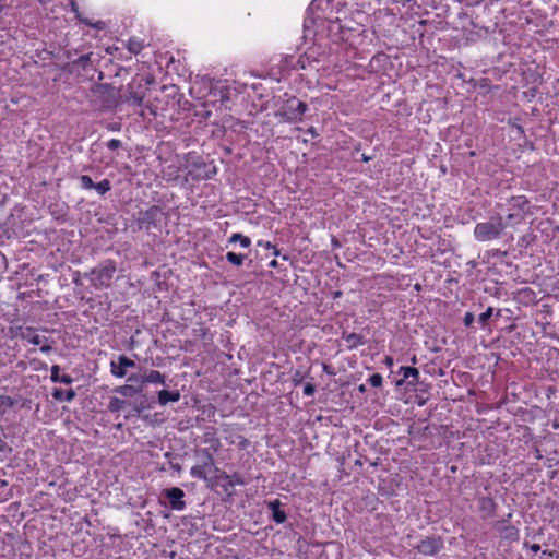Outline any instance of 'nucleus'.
Here are the masks:
<instances>
[{"label": "nucleus", "instance_id": "nucleus-3", "mask_svg": "<svg viewBox=\"0 0 559 559\" xmlns=\"http://www.w3.org/2000/svg\"><path fill=\"white\" fill-rule=\"evenodd\" d=\"M506 226L502 223V217L497 216L496 222H484L476 224L474 228V236L478 241H489L501 237Z\"/></svg>", "mask_w": 559, "mask_h": 559}, {"label": "nucleus", "instance_id": "nucleus-49", "mask_svg": "<svg viewBox=\"0 0 559 559\" xmlns=\"http://www.w3.org/2000/svg\"><path fill=\"white\" fill-rule=\"evenodd\" d=\"M530 549L533 551V552H538L540 550V546L538 544H532L530 546Z\"/></svg>", "mask_w": 559, "mask_h": 559}, {"label": "nucleus", "instance_id": "nucleus-6", "mask_svg": "<svg viewBox=\"0 0 559 559\" xmlns=\"http://www.w3.org/2000/svg\"><path fill=\"white\" fill-rule=\"evenodd\" d=\"M511 513L507 515V519H503L496 523L495 527L498 531L500 537L508 542H516L520 537V531L514 525L510 524Z\"/></svg>", "mask_w": 559, "mask_h": 559}, {"label": "nucleus", "instance_id": "nucleus-12", "mask_svg": "<svg viewBox=\"0 0 559 559\" xmlns=\"http://www.w3.org/2000/svg\"><path fill=\"white\" fill-rule=\"evenodd\" d=\"M478 510L480 512V515L484 520L489 519L495 515L496 513V502L490 497H480L478 499Z\"/></svg>", "mask_w": 559, "mask_h": 559}, {"label": "nucleus", "instance_id": "nucleus-56", "mask_svg": "<svg viewBox=\"0 0 559 559\" xmlns=\"http://www.w3.org/2000/svg\"><path fill=\"white\" fill-rule=\"evenodd\" d=\"M248 443H249V442H248V440H247V439H243V440L239 443V445L243 449V448H246V447L248 445Z\"/></svg>", "mask_w": 559, "mask_h": 559}, {"label": "nucleus", "instance_id": "nucleus-33", "mask_svg": "<svg viewBox=\"0 0 559 559\" xmlns=\"http://www.w3.org/2000/svg\"><path fill=\"white\" fill-rule=\"evenodd\" d=\"M128 382H130V384L141 385L143 388V374L132 373L131 376H129Z\"/></svg>", "mask_w": 559, "mask_h": 559}, {"label": "nucleus", "instance_id": "nucleus-63", "mask_svg": "<svg viewBox=\"0 0 559 559\" xmlns=\"http://www.w3.org/2000/svg\"><path fill=\"white\" fill-rule=\"evenodd\" d=\"M283 260H288V255H283Z\"/></svg>", "mask_w": 559, "mask_h": 559}, {"label": "nucleus", "instance_id": "nucleus-5", "mask_svg": "<svg viewBox=\"0 0 559 559\" xmlns=\"http://www.w3.org/2000/svg\"><path fill=\"white\" fill-rule=\"evenodd\" d=\"M162 496L167 499L170 509L182 511L186 508L185 491L179 487L166 488Z\"/></svg>", "mask_w": 559, "mask_h": 559}, {"label": "nucleus", "instance_id": "nucleus-43", "mask_svg": "<svg viewBox=\"0 0 559 559\" xmlns=\"http://www.w3.org/2000/svg\"><path fill=\"white\" fill-rule=\"evenodd\" d=\"M507 219L511 221V222H514V223H521L523 221V216H521L519 214L510 213L507 216Z\"/></svg>", "mask_w": 559, "mask_h": 559}, {"label": "nucleus", "instance_id": "nucleus-62", "mask_svg": "<svg viewBox=\"0 0 559 559\" xmlns=\"http://www.w3.org/2000/svg\"><path fill=\"white\" fill-rule=\"evenodd\" d=\"M210 408H211L212 413L214 414L215 413V407L210 405Z\"/></svg>", "mask_w": 559, "mask_h": 559}, {"label": "nucleus", "instance_id": "nucleus-45", "mask_svg": "<svg viewBox=\"0 0 559 559\" xmlns=\"http://www.w3.org/2000/svg\"><path fill=\"white\" fill-rule=\"evenodd\" d=\"M170 467H171L174 471L178 472V473H180V472H181V469H182V467H181V465H180L179 463H173V462H170Z\"/></svg>", "mask_w": 559, "mask_h": 559}, {"label": "nucleus", "instance_id": "nucleus-35", "mask_svg": "<svg viewBox=\"0 0 559 559\" xmlns=\"http://www.w3.org/2000/svg\"><path fill=\"white\" fill-rule=\"evenodd\" d=\"M258 246L264 247L265 249H273V254L275 257L281 255L280 250L275 246H273L270 241L260 240V241H258Z\"/></svg>", "mask_w": 559, "mask_h": 559}, {"label": "nucleus", "instance_id": "nucleus-26", "mask_svg": "<svg viewBox=\"0 0 559 559\" xmlns=\"http://www.w3.org/2000/svg\"><path fill=\"white\" fill-rule=\"evenodd\" d=\"M94 189L102 195L111 190V183L108 179H104L98 183H95Z\"/></svg>", "mask_w": 559, "mask_h": 559}, {"label": "nucleus", "instance_id": "nucleus-1", "mask_svg": "<svg viewBox=\"0 0 559 559\" xmlns=\"http://www.w3.org/2000/svg\"><path fill=\"white\" fill-rule=\"evenodd\" d=\"M116 271V262L112 260H105L97 266L93 267L86 276L90 277L92 285L98 289L110 286V282Z\"/></svg>", "mask_w": 559, "mask_h": 559}, {"label": "nucleus", "instance_id": "nucleus-28", "mask_svg": "<svg viewBox=\"0 0 559 559\" xmlns=\"http://www.w3.org/2000/svg\"><path fill=\"white\" fill-rule=\"evenodd\" d=\"M15 405V400L9 395H0V409L3 408L2 413L5 412V408H11Z\"/></svg>", "mask_w": 559, "mask_h": 559}, {"label": "nucleus", "instance_id": "nucleus-41", "mask_svg": "<svg viewBox=\"0 0 559 559\" xmlns=\"http://www.w3.org/2000/svg\"><path fill=\"white\" fill-rule=\"evenodd\" d=\"M316 393V386L312 383H306L304 386V394L307 396H312Z\"/></svg>", "mask_w": 559, "mask_h": 559}, {"label": "nucleus", "instance_id": "nucleus-34", "mask_svg": "<svg viewBox=\"0 0 559 559\" xmlns=\"http://www.w3.org/2000/svg\"><path fill=\"white\" fill-rule=\"evenodd\" d=\"M3 427L0 425V452H11L12 448L8 445V443L3 440Z\"/></svg>", "mask_w": 559, "mask_h": 559}, {"label": "nucleus", "instance_id": "nucleus-29", "mask_svg": "<svg viewBox=\"0 0 559 559\" xmlns=\"http://www.w3.org/2000/svg\"><path fill=\"white\" fill-rule=\"evenodd\" d=\"M79 180L81 182V187L83 189H94L95 182L92 180V178L87 175H81L79 177Z\"/></svg>", "mask_w": 559, "mask_h": 559}, {"label": "nucleus", "instance_id": "nucleus-7", "mask_svg": "<svg viewBox=\"0 0 559 559\" xmlns=\"http://www.w3.org/2000/svg\"><path fill=\"white\" fill-rule=\"evenodd\" d=\"M145 98V91L143 90L142 83L132 82L128 84L124 100L135 106H141Z\"/></svg>", "mask_w": 559, "mask_h": 559}, {"label": "nucleus", "instance_id": "nucleus-42", "mask_svg": "<svg viewBox=\"0 0 559 559\" xmlns=\"http://www.w3.org/2000/svg\"><path fill=\"white\" fill-rule=\"evenodd\" d=\"M225 492H227L228 496L233 495L231 488L235 487L231 480H225V484L222 485Z\"/></svg>", "mask_w": 559, "mask_h": 559}, {"label": "nucleus", "instance_id": "nucleus-36", "mask_svg": "<svg viewBox=\"0 0 559 559\" xmlns=\"http://www.w3.org/2000/svg\"><path fill=\"white\" fill-rule=\"evenodd\" d=\"M228 480H231L235 486L236 485L243 486L247 484V481L242 478V476L239 473H234L233 475H230Z\"/></svg>", "mask_w": 559, "mask_h": 559}, {"label": "nucleus", "instance_id": "nucleus-15", "mask_svg": "<svg viewBox=\"0 0 559 559\" xmlns=\"http://www.w3.org/2000/svg\"><path fill=\"white\" fill-rule=\"evenodd\" d=\"M50 379L55 383L71 384L73 382V378L70 374L60 373V366L58 365L51 367Z\"/></svg>", "mask_w": 559, "mask_h": 559}, {"label": "nucleus", "instance_id": "nucleus-19", "mask_svg": "<svg viewBox=\"0 0 559 559\" xmlns=\"http://www.w3.org/2000/svg\"><path fill=\"white\" fill-rule=\"evenodd\" d=\"M144 383H162L165 384V376L158 370H151L143 374Z\"/></svg>", "mask_w": 559, "mask_h": 559}, {"label": "nucleus", "instance_id": "nucleus-21", "mask_svg": "<svg viewBox=\"0 0 559 559\" xmlns=\"http://www.w3.org/2000/svg\"><path fill=\"white\" fill-rule=\"evenodd\" d=\"M130 403L124 401V400H121L119 397H116V396H111L109 399V403H108V411L110 413H118L120 412L121 409L124 408L126 405H129Z\"/></svg>", "mask_w": 559, "mask_h": 559}, {"label": "nucleus", "instance_id": "nucleus-27", "mask_svg": "<svg viewBox=\"0 0 559 559\" xmlns=\"http://www.w3.org/2000/svg\"><path fill=\"white\" fill-rule=\"evenodd\" d=\"M205 471L206 469L204 467H201V465L198 464L191 467L190 474L194 478L207 480Z\"/></svg>", "mask_w": 559, "mask_h": 559}, {"label": "nucleus", "instance_id": "nucleus-2", "mask_svg": "<svg viewBox=\"0 0 559 559\" xmlns=\"http://www.w3.org/2000/svg\"><path fill=\"white\" fill-rule=\"evenodd\" d=\"M307 110V103L298 99L296 96H290L283 103L277 115L287 122L296 123L302 120V116Z\"/></svg>", "mask_w": 559, "mask_h": 559}, {"label": "nucleus", "instance_id": "nucleus-20", "mask_svg": "<svg viewBox=\"0 0 559 559\" xmlns=\"http://www.w3.org/2000/svg\"><path fill=\"white\" fill-rule=\"evenodd\" d=\"M510 203H511L512 209H516V210H520L523 212H528L526 210V206L530 204V201L524 195L511 197Z\"/></svg>", "mask_w": 559, "mask_h": 559}, {"label": "nucleus", "instance_id": "nucleus-44", "mask_svg": "<svg viewBox=\"0 0 559 559\" xmlns=\"http://www.w3.org/2000/svg\"><path fill=\"white\" fill-rule=\"evenodd\" d=\"M28 342L34 345H39L41 343V337L39 335L35 334L28 338Z\"/></svg>", "mask_w": 559, "mask_h": 559}, {"label": "nucleus", "instance_id": "nucleus-18", "mask_svg": "<svg viewBox=\"0 0 559 559\" xmlns=\"http://www.w3.org/2000/svg\"><path fill=\"white\" fill-rule=\"evenodd\" d=\"M344 338H345V342L349 349L357 348L358 346H361L366 343V340L364 338V336H361L357 333H349V334L345 335Z\"/></svg>", "mask_w": 559, "mask_h": 559}, {"label": "nucleus", "instance_id": "nucleus-52", "mask_svg": "<svg viewBox=\"0 0 559 559\" xmlns=\"http://www.w3.org/2000/svg\"><path fill=\"white\" fill-rule=\"evenodd\" d=\"M269 266H270V267L275 269V267H277V266H278V262H277L276 260H272V261L270 262Z\"/></svg>", "mask_w": 559, "mask_h": 559}, {"label": "nucleus", "instance_id": "nucleus-48", "mask_svg": "<svg viewBox=\"0 0 559 559\" xmlns=\"http://www.w3.org/2000/svg\"><path fill=\"white\" fill-rule=\"evenodd\" d=\"M40 350H41L43 353H49V352H51V350H52V347H51V345H43V346L40 347Z\"/></svg>", "mask_w": 559, "mask_h": 559}, {"label": "nucleus", "instance_id": "nucleus-9", "mask_svg": "<svg viewBox=\"0 0 559 559\" xmlns=\"http://www.w3.org/2000/svg\"><path fill=\"white\" fill-rule=\"evenodd\" d=\"M135 367V362L124 355L118 357V361L110 362V371L117 378H123L127 376V368Z\"/></svg>", "mask_w": 559, "mask_h": 559}, {"label": "nucleus", "instance_id": "nucleus-39", "mask_svg": "<svg viewBox=\"0 0 559 559\" xmlns=\"http://www.w3.org/2000/svg\"><path fill=\"white\" fill-rule=\"evenodd\" d=\"M475 317L472 312H466L463 319V323L465 326L469 328L474 323Z\"/></svg>", "mask_w": 559, "mask_h": 559}, {"label": "nucleus", "instance_id": "nucleus-53", "mask_svg": "<svg viewBox=\"0 0 559 559\" xmlns=\"http://www.w3.org/2000/svg\"><path fill=\"white\" fill-rule=\"evenodd\" d=\"M357 390L360 392V393H365L367 391V388L365 384H360Z\"/></svg>", "mask_w": 559, "mask_h": 559}, {"label": "nucleus", "instance_id": "nucleus-60", "mask_svg": "<svg viewBox=\"0 0 559 559\" xmlns=\"http://www.w3.org/2000/svg\"><path fill=\"white\" fill-rule=\"evenodd\" d=\"M531 545H532V544H528L527 542H525V543L523 544V546H524V547H526V548H530V546H531Z\"/></svg>", "mask_w": 559, "mask_h": 559}, {"label": "nucleus", "instance_id": "nucleus-40", "mask_svg": "<svg viewBox=\"0 0 559 559\" xmlns=\"http://www.w3.org/2000/svg\"><path fill=\"white\" fill-rule=\"evenodd\" d=\"M304 380V374L301 371H296L293 377H292V381L294 383V385H299Z\"/></svg>", "mask_w": 559, "mask_h": 559}, {"label": "nucleus", "instance_id": "nucleus-47", "mask_svg": "<svg viewBox=\"0 0 559 559\" xmlns=\"http://www.w3.org/2000/svg\"><path fill=\"white\" fill-rule=\"evenodd\" d=\"M332 247L335 249V248H340L341 247V242L338 241V239L336 237H333L332 238Z\"/></svg>", "mask_w": 559, "mask_h": 559}, {"label": "nucleus", "instance_id": "nucleus-14", "mask_svg": "<svg viewBox=\"0 0 559 559\" xmlns=\"http://www.w3.org/2000/svg\"><path fill=\"white\" fill-rule=\"evenodd\" d=\"M197 455L199 456L200 459V464L201 467H204L205 469H213L214 468V457L212 455V453L210 452V449H201L199 451H197Z\"/></svg>", "mask_w": 559, "mask_h": 559}, {"label": "nucleus", "instance_id": "nucleus-37", "mask_svg": "<svg viewBox=\"0 0 559 559\" xmlns=\"http://www.w3.org/2000/svg\"><path fill=\"white\" fill-rule=\"evenodd\" d=\"M213 472L216 473V478L222 480H228L230 475H228L225 471H222L221 468L214 466Z\"/></svg>", "mask_w": 559, "mask_h": 559}, {"label": "nucleus", "instance_id": "nucleus-17", "mask_svg": "<svg viewBox=\"0 0 559 559\" xmlns=\"http://www.w3.org/2000/svg\"><path fill=\"white\" fill-rule=\"evenodd\" d=\"M75 396H76V393L72 389L64 391L60 388H55L52 391V397L57 401L71 402Z\"/></svg>", "mask_w": 559, "mask_h": 559}, {"label": "nucleus", "instance_id": "nucleus-8", "mask_svg": "<svg viewBox=\"0 0 559 559\" xmlns=\"http://www.w3.org/2000/svg\"><path fill=\"white\" fill-rule=\"evenodd\" d=\"M159 214L160 209L156 205L151 206L148 210L144 212H140V217L138 218L139 227L150 230L152 226L156 225L157 217Z\"/></svg>", "mask_w": 559, "mask_h": 559}, {"label": "nucleus", "instance_id": "nucleus-54", "mask_svg": "<svg viewBox=\"0 0 559 559\" xmlns=\"http://www.w3.org/2000/svg\"><path fill=\"white\" fill-rule=\"evenodd\" d=\"M323 370L329 374H334V372L330 370V367L328 365L323 366Z\"/></svg>", "mask_w": 559, "mask_h": 559}, {"label": "nucleus", "instance_id": "nucleus-58", "mask_svg": "<svg viewBox=\"0 0 559 559\" xmlns=\"http://www.w3.org/2000/svg\"><path fill=\"white\" fill-rule=\"evenodd\" d=\"M341 295H342V292H335V293H334V296H335V297H340Z\"/></svg>", "mask_w": 559, "mask_h": 559}, {"label": "nucleus", "instance_id": "nucleus-61", "mask_svg": "<svg viewBox=\"0 0 559 559\" xmlns=\"http://www.w3.org/2000/svg\"><path fill=\"white\" fill-rule=\"evenodd\" d=\"M171 455H173V454H171V452H167V453H165V456H166V457H170Z\"/></svg>", "mask_w": 559, "mask_h": 559}, {"label": "nucleus", "instance_id": "nucleus-59", "mask_svg": "<svg viewBox=\"0 0 559 559\" xmlns=\"http://www.w3.org/2000/svg\"><path fill=\"white\" fill-rule=\"evenodd\" d=\"M71 4H72V9H73L74 11H76L75 2H74L73 0H72Z\"/></svg>", "mask_w": 559, "mask_h": 559}, {"label": "nucleus", "instance_id": "nucleus-55", "mask_svg": "<svg viewBox=\"0 0 559 559\" xmlns=\"http://www.w3.org/2000/svg\"><path fill=\"white\" fill-rule=\"evenodd\" d=\"M104 26V23L102 21H98L96 24H94V27L102 29Z\"/></svg>", "mask_w": 559, "mask_h": 559}, {"label": "nucleus", "instance_id": "nucleus-25", "mask_svg": "<svg viewBox=\"0 0 559 559\" xmlns=\"http://www.w3.org/2000/svg\"><path fill=\"white\" fill-rule=\"evenodd\" d=\"M144 48V45L141 40L136 39V38H131L128 43V49L130 52L134 53V55H138L142 51V49Z\"/></svg>", "mask_w": 559, "mask_h": 559}, {"label": "nucleus", "instance_id": "nucleus-22", "mask_svg": "<svg viewBox=\"0 0 559 559\" xmlns=\"http://www.w3.org/2000/svg\"><path fill=\"white\" fill-rule=\"evenodd\" d=\"M246 258V254L235 253L233 251L226 253V260L235 266H241Z\"/></svg>", "mask_w": 559, "mask_h": 559}, {"label": "nucleus", "instance_id": "nucleus-24", "mask_svg": "<svg viewBox=\"0 0 559 559\" xmlns=\"http://www.w3.org/2000/svg\"><path fill=\"white\" fill-rule=\"evenodd\" d=\"M228 241L230 243L240 242L241 247H243V248H248L251 245L250 238L247 236H243L242 234H239V233L233 234L229 237Z\"/></svg>", "mask_w": 559, "mask_h": 559}, {"label": "nucleus", "instance_id": "nucleus-50", "mask_svg": "<svg viewBox=\"0 0 559 559\" xmlns=\"http://www.w3.org/2000/svg\"><path fill=\"white\" fill-rule=\"evenodd\" d=\"M384 364L391 367L393 365V358L391 356H386L384 359Z\"/></svg>", "mask_w": 559, "mask_h": 559}, {"label": "nucleus", "instance_id": "nucleus-46", "mask_svg": "<svg viewBox=\"0 0 559 559\" xmlns=\"http://www.w3.org/2000/svg\"><path fill=\"white\" fill-rule=\"evenodd\" d=\"M307 133H310L312 138H317L319 135L314 127H310L307 130Z\"/></svg>", "mask_w": 559, "mask_h": 559}, {"label": "nucleus", "instance_id": "nucleus-32", "mask_svg": "<svg viewBox=\"0 0 559 559\" xmlns=\"http://www.w3.org/2000/svg\"><path fill=\"white\" fill-rule=\"evenodd\" d=\"M129 405H131V403ZM146 407H147V405H146L145 401H141L139 403H133L132 404L133 415H140Z\"/></svg>", "mask_w": 559, "mask_h": 559}, {"label": "nucleus", "instance_id": "nucleus-10", "mask_svg": "<svg viewBox=\"0 0 559 559\" xmlns=\"http://www.w3.org/2000/svg\"><path fill=\"white\" fill-rule=\"evenodd\" d=\"M399 373L402 378L395 381L396 386H402L405 382L409 385H416L419 381V370L415 367H401Z\"/></svg>", "mask_w": 559, "mask_h": 559}, {"label": "nucleus", "instance_id": "nucleus-13", "mask_svg": "<svg viewBox=\"0 0 559 559\" xmlns=\"http://www.w3.org/2000/svg\"><path fill=\"white\" fill-rule=\"evenodd\" d=\"M157 396H158V403L162 406H165L169 402H178L180 400V392L178 390H174V391L160 390L157 393Z\"/></svg>", "mask_w": 559, "mask_h": 559}, {"label": "nucleus", "instance_id": "nucleus-38", "mask_svg": "<svg viewBox=\"0 0 559 559\" xmlns=\"http://www.w3.org/2000/svg\"><path fill=\"white\" fill-rule=\"evenodd\" d=\"M121 145H122L121 141L117 140V139H111L110 141L107 142V147L111 151H116V150L120 148Z\"/></svg>", "mask_w": 559, "mask_h": 559}, {"label": "nucleus", "instance_id": "nucleus-16", "mask_svg": "<svg viewBox=\"0 0 559 559\" xmlns=\"http://www.w3.org/2000/svg\"><path fill=\"white\" fill-rule=\"evenodd\" d=\"M114 392L121 394L123 396H127V397H132L142 392V386L135 385V384H124V385L116 386L114 389Z\"/></svg>", "mask_w": 559, "mask_h": 559}, {"label": "nucleus", "instance_id": "nucleus-51", "mask_svg": "<svg viewBox=\"0 0 559 559\" xmlns=\"http://www.w3.org/2000/svg\"><path fill=\"white\" fill-rule=\"evenodd\" d=\"M361 159H362V162L368 163L369 160H371V159H372V157H371V156H368V155L362 154Z\"/></svg>", "mask_w": 559, "mask_h": 559}, {"label": "nucleus", "instance_id": "nucleus-57", "mask_svg": "<svg viewBox=\"0 0 559 559\" xmlns=\"http://www.w3.org/2000/svg\"><path fill=\"white\" fill-rule=\"evenodd\" d=\"M552 554H554L552 551H548V550H544V551H543V555L552 556Z\"/></svg>", "mask_w": 559, "mask_h": 559}, {"label": "nucleus", "instance_id": "nucleus-11", "mask_svg": "<svg viewBox=\"0 0 559 559\" xmlns=\"http://www.w3.org/2000/svg\"><path fill=\"white\" fill-rule=\"evenodd\" d=\"M266 507L271 511V519L276 524H283L286 522L287 514L283 510V503L278 499L266 502Z\"/></svg>", "mask_w": 559, "mask_h": 559}, {"label": "nucleus", "instance_id": "nucleus-30", "mask_svg": "<svg viewBox=\"0 0 559 559\" xmlns=\"http://www.w3.org/2000/svg\"><path fill=\"white\" fill-rule=\"evenodd\" d=\"M493 312V308L489 307L487 310L479 314L478 322L484 326L487 324V321L491 318Z\"/></svg>", "mask_w": 559, "mask_h": 559}, {"label": "nucleus", "instance_id": "nucleus-23", "mask_svg": "<svg viewBox=\"0 0 559 559\" xmlns=\"http://www.w3.org/2000/svg\"><path fill=\"white\" fill-rule=\"evenodd\" d=\"M92 55H93L92 52H90V53H85V55H82V56H80L76 60H74V61L72 62V64H74V66H80V67L82 68V70H84V71H85V70H87V69H88V67H91V64H92V60H91Z\"/></svg>", "mask_w": 559, "mask_h": 559}, {"label": "nucleus", "instance_id": "nucleus-4", "mask_svg": "<svg viewBox=\"0 0 559 559\" xmlns=\"http://www.w3.org/2000/svg\"><path fill=\"white\" fill-rule=\"evenodd\" d=\"M444 548L443 538L439 535H430L424 537L414 546L419 554L424 556H436Z\"/></svg>", "mask_w": 559, "mask_h": 559}, {"label": "nucleus", "instance_id": "nucleus-31", "mask_svg": "<svg viewBox=\"0 0 559 559\" xmlns=\"http://www.w3.org/2000/svg\"><path fill=\"white\" fill-rule=\"evenodd\" d=\"M382 376L380 373H373L372 376H370V378L368 379V382L373 386V388H380L382 385Z\"/></svg>", "mask_w": 559, "mask_h": 559}]
</instances>
